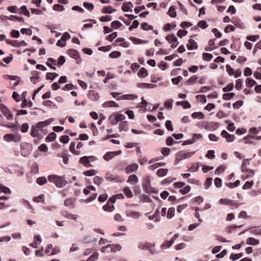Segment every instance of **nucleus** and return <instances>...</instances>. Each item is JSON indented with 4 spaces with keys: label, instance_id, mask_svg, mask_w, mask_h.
<instances>
[{
    "label": "nucleus",
    "instance_id": "obj_16",
    "mask_svg": "<svg viewBox=\"0 0 261 261\" xmlns=\"http://www.w3.org/2000/svg\"><path fill=\"white\" fill-rule=\"evenodd\" d=\"M88 97L90 99L93 101H96L99 98L98 94L93 90H90L89 91Z\"/></svg>",
    "mask_w": 261,
    "mask_h": 261
},
{
    "label": "nucleus",
    "instance_id": "obj_62",
    "mask_svg": "<svg viewBox=\"0 0 261 261\" xmlns=\"http://www.w3.org/2000/svg\"><path fill=\"white\" fill-rule=\"evenodd\" d=\"M65 57L63 56H61L60 57H59V58H58V62H57V65L58 66H62L63 65L64 63L65 62Z\"/></svg>",
    "mask_w": 261,
    "mask_h": 261
},
{
    "label": "nucleus",
    "instance_id": "obj_29",
    "mask_svg": "<svg viewBox=\"0 0 261 261\" xmlns=\"http://www.w3.org/2000/svg\"><path fill=\"white\" fill-rule=\"evenodd\" d=\"M138 75L140 77H145L148 75V71L145 68L142 67L139 71Z\"/></svg>",
    "mask_w": 261,
    "mask_h": 261
},
{
    "label": "nucleus",
    "instance_id": "obj_41",
    "mask_svg": "<svg viewBox=\"0 0 261 261\" xmlns=\"http://www.w3.org/2000/svg\"><path fill=\"white\" fill-rule=\"evenodd\" d=\"M166 39L169 42H176L177 38L173 35H168L166 37Z\"/></svg>",
    "mask_w": 261,
    "mask_h": 261
},
{
    "label": "nucleus",
    "instance_id": "obj_23",
    "mask_svg": "<svg viewBox=\"0 0 261 261\" xmlns=\"http://www.w3.org/2000/svg\"><path fill=\"white\" fill-rule=\"evenodd\" d=\"M38 127H36V125L33 126L31 127V135L33 137H38L39 136V132Z\"/></svg>",
    "mask_w": 261,
    "mask_h": 261
},
{
    "label": "nucleus",
    "instance_id": "obj_17",
    "mask_svg": "<svg viewBox=\"0 0 261 261\" xmlns=\"http://www.w3.org/2000/svg\"><path fill=\"white\" fill-rule=\"evenodd\" d=\"M219 203L220 204L225 205H234L236 204L234 202L227 198L220 199L219 201Z\"/></svg>",
    "mask_w": 261,
    "mask_h": 261
},
{
    "label": "nucleus",
    "instance_id": "obj_51",
    "mask_svg": "<svg viewBox=\"0 0 261 261\" xmlns=\"http://www.w3.org/2000/svg\"><path fill=\"white\" fill-rule=\"evenodd\" d=\"M137 97V96L132 94H126L122 96L121 98L122 99H130L133 100Z\"/></svg>",
    "mask_w": 261,
    "mask_h": 261
},
{
    "label": "nucleus",
    "instance_id": "obj_25",
    "mask_svg": "<svg viewBox=\"0 0 261 261\" xmlns=\"http://www.w3.org/2000/svg\"><path fill=\"white\" fill-rule=\"evenodd\" d=\"M103 108H110V107H117L118 105L114 101H108L104 102L102 104Z\"/></svg>",
    "mask_w": 261,
    "mask_h": 261
},
{
    "label": "nucleus",
    "instance_id": "obj_22",
    "mask_svg": "<svg viewBox=\"0 0 261 261\" xmlns=\"http://www.w3.org/2000/svg\"><path fill=\"white\" fill-rule=\"evenodd\" d=\"M56 63L57 61L56 60L53 58H48L46 62V65L50 67L52 69L55 70L56 69V68L55 66V65H56Z\"/></svg>",
    "mask_w": 261,
    "mask_h": 261
},
{
    "label": "nucleus",
    "instance_id": "obj_20",
    "mask_svg": "<svg viewBox=\"0 0 261 261\" xmlns=\"http://www.w3.org/2000/svg\"><path fill=\"white\" fill-rule=\"evenodd\" d=\"M63 216L67 219L73 220H76L79 217L78 215L73 214L67 212L63 213Z\"/></svg>",
    "mask_w": 261,
    "mask_h": 261
},
{
    "label": "nucleus",
    "instance_id": "obj_21",
    "mask_svg": "<svg viewBox=\"0 0 261 261\" xmlns=\"http://www.w3.org/2000/svg\"><path fill=\"white\" fill-rule=\"evenodd\" d=\"M138 182V178L135 174H132L129 176L127 182L131 185H135Z\"/></svg>",
    "mask_w": 261,
    "mask_h": 261
},
{
    "label": "nucleus",
    "instance_id": "obj_7",
    "mask_svg": "<svg viewBox=\"0 0 261 261\" xmlns=\"http://www.w3.org/2000/svg\"><path fill=\"white\" fill-rule=\"evenodd\" d=\"M139 248L142 250H147L149 252L153 254L154 252V245L149 243H146L139 245Z\"/></svg>",
    "mask_w": 261,
    "mask_h": 261
},
{
    "label": "nucleus",
    "instance_id": "obj_32",
    "mask_svg": "<svg viewBox=\"0 0 261 261\" xmlns=\"http://www.w3.org/2000/svg\"><path fill=\"white\" fill-rule=\"evenodd\" d=\"M258 243L259 241L257 240L252 237L249 238L246 240V244L248 245H254Z\"/></svg>",
    "mask_w": 261,
    "mask_h": 261
},
{
    "label": "nucleus",
    "instance_id": "obj_58",
    "mask_svg": "<svg viewBox=\"0 0 261 261\" xmlns=\"http://www.w3.org/2000/svg\"><path fill=\"white\" fill-rule=\"evenodd\" d=\"M102 181H103V178L99 176H95L94 178V180H93L94 184L98 186L100 185V184L102 183Z\"/></svg>",
    "mask_w": 261,
    "mask_h": 261
},
{
    "label": "nucleus",
    "instance_id": "obj_57",
    "mask_svg": "<svg viewBox=\"0 0 261 261\" xmlns=\"http://www.w3.org/2000/svg\"><path fill=\"white\" fill-rule=\"evenodd\" d=\"M101 251L103 253H110L111 252V244L103 246L101 249Z\"/></svg>",
    "mask_w": 261,
    "mask_h": 261
},
{
    "label": "nucleus",
    "instance_id": "obj_60",
    "mask_svg": "<svg viewBox=\"0 0 261 261\" xmlns=\"http://www.w3.org/2000/svg\"><path fill=\"white\" fill-rule=\"evenodd\" d=\"M254 184V182L253 180L250 181H247L244 185L243 188L244 189L246 190L250 189Z\"/></svg>",
    "mask_w": 261,
    "mask_h": 261
},
{
    "label": "nucleus",
    "instance_id": "obj_26",
    "mask_svg": "<svg viewBox=\"0 0 261 261\" xmlns=\"http://www.w3.org/2000/svg\"><path fill=\"white\" fill-rule=\"evenodd\" d=\"M168 172V170L165 168H161L158 170L156 175L161 177L166 176Z\"/></svg>",
    "mask_w": 261,
    "mask_h": 261
},
{
    "label": "nucleus",
    "instance_id": "obj_6",
    "mask_svg": "<svg viewBox=\"0 0 261 261\" xmlns=\"http://www.w3.org/2000/svg\"><path fill=\"white\" fill-rule=\"evenodd\" d=\"M219 124L216 122H210L205 123L204 128L206 130L210 131H214L218 128Z\"/></svg>",
    "mask_w": 261,
    "mask_h": 261
},
{
    "label": "nucleus",
    "instance_id": "obj_45",
    "mask_svg": "<svg viewBox=\"0 0 261 261\" xmlns=\"http://www.w3.org/2000/svg\"><path fill=\"white\" fill-rule=\"evenodd\" d=\"M246 86L248 87H252L257 84L254 80L250 79H247L246 81Z\"/></svg>",
    "mask_w": 261,
    "mask_h": 261
},
{
    "label": "nucleus",
    "instance_id": "obj_24",
    "mask_svg": "<svg viewBox=\"0 0 261 261\" xmlns=\"http://www.w3.org/2000/svg\"><path fill=\"white\" fill-rule=\"evenodd\" d=\"M119 131H127L128 129V123L127 121H124L121 122L119 125Z\"/></svg>",
    "mask_w": 261,
    "mask_h": 261
},
{
    "label": "nucleus",
    "instance_id": "obj_59",
    "mask_svg": "<svg viewBox=\"0 0 261 261\" xmlns=\"http://www.w3.org/2000/svg\"><path fill=\"white\" fill-rule=\"evenodd\" d=\"M83 6L90 11H91L94 9V5L91 3H84L83 4Z\"/></svg>",
    "mask_w": 261,
    "mask_h": 261
},
{
    "label": "nucleus",
    "instance_id": "obj_14",
    "mask_svg": "<svg viewBox=\"0 0 261 261\" xmlns=\"http://www.w3.org/2000/svg\"><path fill=\"white\" fill-rule=\"evenodd\" d=\"M138 167H139V166L137 164H136V163L128 165L126 167L125 171L127 174H129L130 173H132V172L136 171L138 169Z\"/></svg>",
    "mask_w": 261,
    "mask_h": 261
},
{
    "label": "nucleus",
    "instance_id": "obj_18",
    "mask_svg": "<svg viewBox=\"0 0 261 261\" xmlns=\"http://www.w3.org/2000/svg\"><path fill=\"white\" fill-rule=\"evenodd\" d=\"M133 5L130 2L124 3L122 6V10L124 12H132L133 11Z\"/></svg>",
    "mask_w": 261,
    "mask_h": 261
},
{
    "label": "nucleus",
    "instance_id": "obj_33",
    "mask_svg": "<svg viewBox=\"0 0 261 261\" xmlns=\"http://www.w3.org/2000/svg\"><path fill=\"white\" fill-rule=\"evenodd\" d=\"M192 117L194 119H202L204 118V114L200 112H194L192 114Z\"/></svg>",
    "mask_w": 261,
    "mask_h": 261
},
{
    "label": "nucleus",
    "instance_id": "obj_35",
    "mask_svg": "<svg viewBox=\"0 0 261 261\" xmlns=\"http://www.w3.org/2000/svg\"><path fill=\"white\" fill-rule=\"evenodd\" d=\"M175 215V208L174 207H170L167 212V217L169 219L172 218Z\"/></svg>",
    "mask_w": 261,
    "mask_h": 261
},
{
    "label": "nucleus",
    "instance_id": "obj_10",
    "mask_svg": "<svg viewBox=\"0 0 261 261\" xmlns=\"http://www.w3.org/2000/svg\"><path fill=\"white\" fill-rule=\"evenodd\" d=\"M125 119V116L122 114H117L115 115V117L111 121V123L112 125H116L119 121L123 120Z\"/></svg>",
    "mask_w": 261,
    "mask_h": 261
},
{
    "label": "nucleus",
    "instance_id": "obj_13",
    "mask_svg": "<svg viewBox=\"0 0 261 261\" xmlns=\"http://www.w3.org/2000/svg\"><path fill=\"white\" fill-rule=\"evenodd\" d=\"M6 42L8 44H10L12 46L15 47H19L21 46H26L27 45V43H26L24 41H21L18 42L16 40H14V41L7 40L6 41Z\"/></svg>",
    "mask_w": 261,
    "mask_h": 261
},
{
    "label": "nucleus",
    "instance_id": "obj_31",
    "mask_svg": "<svg viewBox=\"0 0 261 261\" xmlns=\"http://www.w3.org/2000/svg\"><path fill=\"white\" fill-rule=\"evenodd\" d=\"M249 164V159H244L243 161L242 165L241 167V171L242 172H246V170H247V166H248Z\"/></svg>",
    "mask_w": 261,
    "mask_h": 261
},
{
    "label": "nucleus",
    "instance_id": "obj_54",
    "mask_svg": "<svg viewBox=\"0 0 261 261\" xmlns=\"http://www.w3.org/2000/svg\"><path fill=\"white\" fill-rule=\"evenodd\" d=\"M9 19L13 21H18L19 22H24V20L22 17H18L14 15H11L9 17Z\"/></svg>",
    "mask_w": 261,
    "mask_h": 261
},
{
    "label": "nucleus",
    "instance_id": "obj_49",
    "mask_svg": "<svg viewBox=\"0 0 261 261\" xmlns=\"http://www.w3.org/2000/svg\"><path fill=\"white\" fill-rule=\"evenodd\" d=\"M128 216L134 218V219H138L140 216V214L138 212L130 211V212H129V214H128Z\"/></svg>",
    "mask_w": 261,
    "mask_h": 261
},
{
    "label": "nucleus",
    "instance_id": "obj_36",
    "mask_svg": "<svg viewBox=\"0 0 261 261\" xmlns=\"http://www.w3.org/2000/svg\"><path fill=\"white\" fill-rule=\"evenodd\" d=\"M121 246L119 244H111V252H116L121 249Z\"/></svg>",
    "mask_w": 261,
    "mask_h": 261
},
{
    "label": "nucleus",
    "instance_id": "obj_15",
    "mask_svg": "<svg viewBox=\"0 0 261 261\" xmlns=\"http://www.w3.org/2000/svg\"><path fill=\"white\" fill-rule=\"evenodd\" d=\"M187 47L188 49L191 50L197 49L198 45L194 39L190 38L188 40V43L187 44Z\"/></svg>",
    "mask_w": 261,
    "mask_h": 261
},
{
    "label": "nucleus",
    "instance_id": "obj_61",
    "mask_svg": "<svg viewBox=\"0 0 261 261\" xmlns=\"http://www.w3.org/2000/svg\"><path fill=\"white\" fill-rule=\"evenodd\" d=\"M121 53L118 51H114L109 55V57L111 58H117L120 57Z\"/></svg>",
    "mask_w": 261,
    "mask_h": 261
},
{
    "label": "nucleus",
    "instance_id": "obj_64",
    "mask_svg": "<svg viewBox=\"0 0 261 261\" xmlns=\"http://www.w3.org/2000/svg\"><path fill=\"white\" fill-rule=\"evenodd\" d=\"M197 26L199 28H201L202 29H205L207 27V25L206 23V22L204 20H201L199 21V22L197 24Z\"/></svg>",
    "mask_w": 261,
    "mask_h": 261
},
{
    "label": "nucleus",
    "instance_id": "obj_27",
    "mask_svg": "<svg viewBox=\"0 0 261 261\" xmlns=\"http://www.w3.org/2000/svg\"><path fill=\"white\" fill-rule=\"evenodd\" d=\"M173 240L170 241H165L161 246L162 249H165L169 248L173 243Z\"/></svg>",
    "mask_w": 261,
    "mask_h": 261
},
{
    "label": "nucleus",
    "instance_id": "obj_53",
    "mask_svg": "<svg viewBox=\"0 0 261 261\" xmlns=\"http://www.w3.org/2000/svg\"><path fill=\"white\" fill-rule=\"evenodd\" d=\"M173 102V100H167V101H165L164 103L165 107L166 109L171 110L172 108Z\"/></svg>",
    "mask_w": 261,
    "mask_h": 261
},
{
    "label": "nucleus",
    "instance_id": "obj_44",
    "mask_svg": "<svg viewBox=\"0 0 261 261\" xmlns=\"http://www.w3.org/2000/svg\"><path fill=\"white\" fill-rule=\"evenodd\" d=\"M122 25V24L118 20H115L111 23V27L114 29H117L120 28Z\"/></svg>",
    "mask_w": 261,
    "mask_h": 261
},
{
    "label": "nucleus",
    "instance_id": "obj_8",
    "mask_svg": "<svg viewBox=\"0 0 261 261\" xmlns=\"http://www.w3.org/2000/svg\"><path fill=\"white\" fill-rule=\"evenodd\" d=\"M121 153V150L107 152L103 156V159L107 161L111 160L115 156L118 155Z\"/></svg>",
    "mask_w": 261,
    "mask_h": 261
},
{
    "label": "nucleus",
    "instance_id": "obj_56",
    "mask_svg": "<svg viewBox=\"0 0 261 261\" xmlns=\"http://www.w3.org/2000/svg\"><path fill=\"white\" fill-rule=\"evenodd\" d=\"M259 36L257 35H251V36H248L246 37V39L248 40L253 41V42L256 41L257 40L259 39Z\"/></svg>",
    "mask_w": 261,
    "mask_h": 261
},
{
    "label": "nucleus",
    "instance_id": "obj_55",
    "mask_svg": "<svg viewBox=\"0 0 261 261\" xmlns=\"http://www.w3.org/2000/svg\"><path fill=\"white\" fill-rule=\"evenodd\" d=\"M202 138V135L201 134H194L192 135V139L194 143H195L197 140L201 139Z\"/></svg>",
    "mask_w": 261,
    "mask_h": 261
},
{
    "label": "nucleus",
    "instance_id": "obj_2",
    "mask_svg": "<svg viewBox=\"0 0 261 261\" xmlns=\"http://www.w3.org/2000/svg\"><path fill=\"white\" fill-rule=\"evenodd\" d=\"M4 140L8 142L12 141L15 143H17L21 141V136L18 134H8L4 136Z\"/></svg>",
    "mask_w": 261,
    "mask_h": 261
},
{
    "label": "nucleus",
    "instance_id": "obj_43",
    "mask_svg": "<svg viewBox=\"0 0 261 261\" xmlns=\"http://www.w3.org/2000/svg\"><path fill=\"white\" fill-rule=\"evenodd\" d=\"M36 182L39 185H43L47 182V179L45 177H40L37 179Z\"/></svg>",
    "mask_w": 261,
    "mask_h": 261
},
{
    "label": "nucleus",
    "instance_id": "obj_63",
    "mask_svg": "<svg viewBox=\"0 0 261 261\" xmlns=\"http://www.w3.org/2000/svg\"><path fill=\"white\" fill-rule=\"evenodd\" d=\"M215 156V151L213 150H208L206 154V157L210 159H213Z\"/></svg>",
    "mask_w": 261,
    "mask_h": 261
},
{
    "label": "nucleus",
    "instance_id": "obj_30",
    "mask_svg": "<svg viewBox=\"0 0 261 261\" xmlns=\"http://www.w3.org/2000/svg\"><path fill=\"white\" fill-rule=\"evenodd\" d=\"M116 11L115 9H113L111 7H105L101 10V12L103 14H111Z\"/></svg>",
    "mask_w": 261,
    "mask_h": 261
},
{
    "label": "nucleus",
    "instance_id": "obj_19",
    "mask_svg": "<svg viewBox=\"0 0 261 261\" xmlns=\"http://www.w3.org/2000/svg\"><path fill=\"white\" fill-rule=\"evenodd\" d=\"M80 162L85 167H91L92 165L90 164V160L87 156H83L80 159Z\"/></svg>",
    "mask_w": 261,
    "mask_h": 261
},
{
    "label": "nucleus",
    "instance_id": "obj_12",
    "mask_svg": "<svg viewBox=\"0 0 261 261\" xmlns=\"http://www.w3.org/2000/svg\"><path fill=\"white\" fill-rule=\"evenodd\" d=\"M221 136L223 138H225L228 142H232L235 140L234 136L228 134L225 130L222 131Z\"/></svg>",
    "mask_w": 261,
    "mask_h": 261
},
{
    "label": "nucleus",
    "instance_id": "obj_37",
    "mask_svg": "<svg viewBox=\"0 0 261 261\" xmlns=\"http://www.w3.org/2000/svg\"><path fill=\"white\" fill-rule=\"evenodd\" d=\"M57 138V135L54 132L50 133L46 137V140L48 142H53Z\"/></svg>",
    "mask_w": 261,
    "mask_h": 261
},
{
    "label": "nucleus",
    "instance_id": "obj_11",
    "mask_svg": "<svg viewBox=\"0 0 261 261\" xmlns=\"http://www.w3.org/2000/svg\"><path fill=\"white\" fill-rule=\"evenodd\" d=\"M114 200L110 199L108 203L103 206V210L109 212H112L114 210Z\"/></svg>",
    "mask_w": 261,
    "mask_h": 261
},
{
    "label": "nucleus",
    "instance_id": "obj_40",
    "mask_svg": "<svg viewBox=\"0 0 261 261\" xmlns=\"http://www.w3.org/2000/svg\"><path fill=\"white\" fill-rule=\"evenodd\" d=\"M123 192L127 198H129L133 196L132 192L131 191L130 188L128 187H125L123 189Z\"/></svg>",
    "mask_w": 261,
    "mask_h": 261
},
{
    "label": "nucleus",
    "instance_id": "obj_1",
    "mask_svg": "<svg viewBox=\"0 0 261 261\" xmlns=\"http://www.w3.org/2000/svg\"><path fill=\"white\" fill-rule=\"evenodd\" d=\"M47 179L50 182L54 184L58 188H62L67 184V181L64 179V176L50 175L47 177Z\"/></svg>",
    "mask_w": 261,
    "mask_h": 261
},
{
    "label": "nucleus",
    "instance_id": "obj_52",
    "mask_svg": "<svg viewBox=\"0 0 261 261\" xmlns=\"http://www.w3.org/2000/svg\"><path fill=\"white\" fill-rule=\"evenodd\" d=\"M97 173V172L96 170L91 169L90 170L86 171L84 172V174L87 176H94Z\"/></svg>",
    "mask_w": 261,
    "mask_h": 261
},
{
    "label": "nucleus",
    "instance_id": "obj_50",
    "mask_svg": "<svg viewBox=\"0 0 261 261\" xmlns=\"http://www.w3.org/2000/svg\"><path fill=\"white\" fill-rule=\"evenodd\" d=\"M234 95L233 93H225L223 95V99L225 100L231 99Z\"/></svg>",
    "mask_w": 261,
    "mask_h": 261
},
{
    "label": "nucleus",
    "instance_id": "obj_48",
    "mask_svg": "<svg viewBox=\"0 0 261 261\" xmlns=\"http://www.w3.org/2000/svg\"><path fill=\"white\" fill-rule=\"evenodd\" d=\"M141 28L143 30H153V27L151 25H149L147 23L144 22L141 25Z\"/></svg>",
    "mask_w": 261,
    "mask_h": 261
},
{
    "label": "nucleus",
    "instance_id": "obj_5",
    "mask_svg": "<svg viewBox=\"0 0 261 261\" xmlns=\"http://www.w3.org/2000/svg\"><path fill=\"white\" fill-rule=\"evenodd\" d=\"M194 152H185L184 151H180L176 153V160H182L184 159H187L191 156Z\"/></svg>",
    "mask_w": 261,
    "mask_h": 261
},
{
    "label": "nucleus",
    "instance_id": "obj_4",
    "mask_svg": "<svg viewBox=\"0 0 261 261\" xmlns=\"http://www.w3.org/2000/svg\"><path fill=\"white\" fill-rule=\"evenodd\" d=\"M160 213V209L158 207L152 215H149L148 213H146L145 216H147L150 220H153L155 222H159L161 221Z\"/></svg>",
    "mask_w": 261,
    "mask_h": 261
},
{
    "label": "nucleus",
    "instance_id": "obj_38",
    "mask_svg": "<svg viewBox=\"0 0 261 261\" xmlns=\"http://www.w3.org/2000/svg\"><path fill=\"white\" fill-rule=\"evenodd\" d=\"M59 76V74L57 73H47L46 75V79L47 80H54L56 77Z\"/></svg>",
    "mask_w": 261,
    "mask_h": 261
},
{
    "label": "nucleus",
    "instance_id": "obj_3",
    "mask_svg": "<svg viewBox=\"0 0 261 261\" xmlns=\"http://www.w3.org/2000/svg\"><path fill=\"white\" fill-rule=\"evenodd\" d=\"M0 111L3 115L9 120H11L13 118V114L10 110L3 104L0 105Z\"/></svg>",
    "mask_w": 261,
    "mask_h": 261
},
{
    "label": "nucleus",
    "instance_id": "obj_9",
    "mask_svg": "<svg viewBox=\"0 0 261 261\" xmlns=\"http://www.w3.org/2000/svg\"><path fill=\"white\" fill-rule=\"evenodd\" d=\"M54 121L53 118H49L44 121H40L36 124V127L41 129L42 128L49 125Z\"/></svg>",
    "mask_w": 261,
    "mask_h": 261
},
{
    "label": "nucleus",
    "instance_id": "obj_28",
    "mask_svg": "<svg viewBox=\"0 0 261 261\" xmlns=\"http://www.w3.org/2000/svg\"><path fill=\"white\" fill-rule=\"evenodd\" d=\"M138 87L141 88H154L156 87V85H152L147 83H139L138 84Z\"/></svg>",
    "mask_w": 261,
    "mask_h": 261
},
{
    "label": "nucleus",
    "instance_id": "obj_39",
    "mask_svg": "<svg viewBox=\"0 0 261 261\" xmlns=\"http://www.w3.org/2000/svg\"><path fill=\"white\" fill-rule=\"evenodd\" d=\"M168 14L171 17H175L176 16V12L175 11V7L171 6L170 7L168 11Z\"/></svg>",
    "mask_w": 261,
    "mask_h": 261
},
{
    "label": "nucleus",
    "instance_id": "obj_34",
    "mask_svg": "<svg viewBox=\"0 0 261 261\" xmlns=\"http://www.w3.org/2000/svg\"><path fill=\"white\" fill-rule=\"evenodd\" d=\"M177 106H180L181 105L184 109H190L191 108V105L190 103L187 101H177L176 102Z\"/></svg>",
    "mask_w": 261,
    "mask_h": 261
},
{
    "label": "nucleus",
    "instance_id": "obj_42",
    "mask_svg": "<svg viewBox=\"0 0 261 261\" xmlns=\"http://www.w3.org/2000/svg\"><path fill=\"white\" fill-rule=\"evenodd\" d=\"M20 14H24V15H25V16H27L28 17H30V12L27 10V9L25 6H22L20 8Z\"/></svg>",
    "mask_w": 261,
    "mask_h": 261
},
{
    "label": "nucleus",
    "instance_id": "obj_47",
    "mask_svg": "<svg viewBox=\"0 0 261 261\" xmlns=\"http://www.w3.org/2000/svg\"><path fill=\"white\" fill-rule=\"evenodd\" d=\"M130 40L136 44H143L145 43L143 40L134 37H130Z\"/></svg>",
    "mask_w": 261,
    "mask_h": 261
},
{
    "label": "nucleus",
    "instance_id": "obj_46",
    "mask_svg": "<svg viewBox=\"0 0 261 261\" xmlns=\"http://www.w3.org/2000/svg\"><path fill=\"white\" fill-rule=\"evenodd\" d=\"M213 58V56L212 54L209 53H203L202 54V58L204 60H205L206 61H211L212 58Z\"/></svg>",
    "mask_w": 261,
    "mask_h": 261
}]
</instances>
